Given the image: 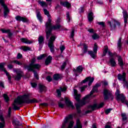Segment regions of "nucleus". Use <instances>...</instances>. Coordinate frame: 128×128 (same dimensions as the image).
Segmentation results:
<instances>
[{
  "mask_svg": "<svg viewBox=\"0 0 128 128\" xmlns=\"http://www.w3.org/2000/svg\"><path fill=\"white\" fill-rule=\"evenodd\" d=\"M34 102H38V100L35 98L32 99L30 98V95L24 94L22 96H18L17 98L14 100V103L12 104L13 110H20L18 106L22 104H34Z\"/></svg>",
  "mask_w": 128,
  "mask_h": 128,
  "instance_id": "nucleus-1",
  "label": "nucleus"
},
{
  "mask_svg": "<svg viewBox=\"0 0 128 128\" xmlns=\"http://www.w3.org/2000/svg\"><path fill=\"white\" fill-rule=\"evenodd\" d=\"M60 25L56 24L55 26H52V24H46V38L48 40L50 38V36L52 34V30H60Z\"/></svg>",
  "mask_w": 128,
  "mask_h": 128,
  "instance_id": "nucleus-2",
  "label": "nucleus"
},
{
  "mask_svg": "<svg viewBox=\"0 0 128 128\" xmlns=\"http://www.w3.org/2000/svg\"><path fill=\"white\" fill-rule=\"evenodd\" d=\"M74 96L75 100H76V102H78L77 104H76V108L77 110V112L78 114H80V107L82 106H84V104H82V101H80V94H78V90L74 89Z\"/></svg>",
  "mask_w": 128,
  "mask_h": 128,
  "instance_id": "nucleus-3",
  "label": "nucleus"
},
{
  "mask_svg": "<svg viewBox=\"0 0 128 128\" xmlns=\"http://www.w3.org/2000/svg\"><path fill=\"white\" fill-rule=\"evenodd\" d=\"M36 60V58H33L31 60V63L26 66V68L28 70H34V68L36 70H38L40 68V64H35Z\"/></svg>",
  "mask_w": 128,
  "mask_h": 128,
  "instance_id": "nucleus-4",
  "label": "nucleus"
},
{
  "mask_svg": "<svg viewBox=\"0 0 128 128\" xmlns=\"http://www.w3.org/2000/svg\"><path fill=\"white\" fill-rule=\"evenodd\" d=\"M108 24L110 26V30H116V26H118L119 28L120 26V22H118V20L116 19H112L111 22H108Z\"/></svg>",
  "mask_w": 128,
  "mask_h": 128,
  "instance_id": "nucleus-5",
  "label": "nucleus"
},
{
  "mask_svg": "<svg viewBox=\"0 0 128 128\" xmlns=\"http://www.w3.org/2000/svg\"><path fill=\"white\" fill-rule=\"evenodd\" d=\"M4 66H6V63L2 62L0 63V71L2 70V72H4L6 74V76L8 78V80L10 83L12 82V76L10 75V73L8 72L6 70V68H4Z\"/></svg>",
  "mask_w": 128,
  "mask_h": 128,
  "instance_id": "nucleus-6",
  "label": "nucleus"
},
{
  "mask_svg": "<svg viewBox=\"0 0 128 128\" xmlns=\"http://www.w3.org/2000/svg\"><path fill=\"white\" fill-rule=\"evenodd\" d=\"M56 40V36H52L48 40V46L50 48L51 52H54V41Z\"/></svg>",
  "mask_w": 128,
  "mask_h": 128,
  "instance_id": "nucleus-7",
  "label": "nucleus"
},
{
  "mask_svg": "<svg viewBox=\"0 0 128 128\" xmlns=\"http://www.w3.org/2000/svg\"><path fill=\"white\" fill-rule=\"evenodd\" d=\"M0 4L4 8V18H6L8 14H10V10L8 8V6L4 3V0H0Z\"/></svg>",
  "mask_w": 128,
  "mask_h": 128,
  "instance_id": "nucleus-8",
  "label": "nucleus"
},
{
  "mask_svg": "<svg viewBox=\"0 0 128 128\" xmlns=\"http://www.w3.org/2000/svg\"><path fill=\"white\" fill-rule=\"evenodd\" d=\"M13 72L16 74V76H14L16 80H20L22 78V76H24V72L20 69L14 68Z\"/></svg>",
  "mask_w": 128,
  "mask_h": 128,
  "instance_id": "nucleus-9",
  "label": "nucleus"
},
{
  "mask_svg": "<svg viewBox=\"0 0 128 128\" xmlns=\"http://www.w3.org/2000/svg\"><path fill=\"white\" fill-rule=\"evenodd\" d=\"M103 94L104 96V100H107L108 98H111L112 100H114V96L110 92H108V90L104 89Z\"/></svg>",
  "mask_w": 128,
  "mask_h": 128,
  "instance_id": "nucleus-10",
  "label": "nucleus"
},
{
  "mask_svg": "<svg viewBox=\"0 0 128 128\" xmlns=\"http://www.w3.org/2000/svg\"><path fill=\"white\" fill-rule=\"evenodd\" d=\"M94 52L92 51H88V54L92 56V58H96V52H98V45H96V43H95L94 44Z\"/></svg>",
  "mask_w": 128,
  "mask_h": 128,
  "instance_id": "nucleus-11",
  "label": "nucleus"
},
{
  "mask_svg": "<svg viewBox=\"0 0 128 128\" xmlns=\"http://www.w3.org/2000/svg\"><path fill=\"white\" fill-rule=\"evenodd\" d=\"M95 92L92 90H91L90 94L87 95L86 97H84L83 100H82L81 102L82 104H88L90 102V96L92 94Z\"/></svg>",
  "mask_w": 128,
  "mask_h": 128,
  "instance_id": "nucleus-12",
  "label": "nucleus"
},
{
  "mask_svg": "<svg viewBox=\"0 0 128 128\" xmlns=\"http://www.w3.org/2000/svg\"><path fill=\"white\" fill-rule=\"evenodd\" d=\"M94 77L92 78L90 76H88L87 77L85 80H82L81 84H86L87 82H88V86H90L92 82H94Z\"/></svg>",
  "mask_w": 128,
  "mask_h": 128,
  "instance_id": "nucleus-13",
  "label": "nucleus"
},
{
  "mask_svg": "<svg viewBox=\"0 0 128 128\" xmlns=\"http://www.w3.org/2000/svg\"><path fill=\"white\" fill-rule=\"evenodd\" d=\"M70 120H72V115H69L68 117L65 118L64 122L62 124L61 128H66V124L67 122H70Z\"/></svg>",
  "mask_w": 128,
  "mask_h": 128,
  "instance_id": "nucleus-14",
  "label": "nucleus"
},
{
  "mask_svg": "<svg viewBox=\"0 0 128 128\" xmlns=\"http://www.w3.org/2000/svg\"><path fill=\"white\" fill-rule=\"evenodd\" d=\"M108 64L112 68H114V66H116V62L114 58L111 57L109 58Z\"/></svg>",
  "mask_w": 128,
  "mask_h": 128,
  "instance_id": "nucleus-15",
  "label": "nucleus"
},
{
  "mask_svg": "<svg viewBox=\"0 0 128 128\" xmlns=\"http://www.w3.org/2000/svg\"><path fill=\"white\" fill-rule=\"evenodd\" d=\"M44 14L48 16V21L46 22V24H52V19L50 18L52 16H50V12H48L46 9H44Z\"/></svg>",
  "mask_w": 128,
  "mask_h": 128,
  "instance_id": "nucleus-16",
  "label": "nucleus"
},
{
  "mask_svg": "<svg viewBox=\"0 0 128 128\" xmlns=\"http://www.w3.org/2000/svg\"><path fill=\"white\" fill-rule=\"evenodd\" d=\"M0 128H4L6 126V120L2 114L0 115Z\"/></svg>",
  "mask_w": 128,
  "mask_h": 128,
  "instance_id": "nucleus-17",
  "label": "nucleus"
},
{
  "mask_svg": "<svg viewBox=\"0 0 128 128\" xmlns=\"http://www.w3.org/2000/svg\"><path fill=\"white\" fill-rule=\"evenodd\" d=\"M117 101L118 102H120V101L122 102V104L126 102V96H124L123 94H121L119 95V98H116Z\"/></svg>",
  "mask_w": 128,
  "mask_h": 128,
  "instance_id": "nucleus-18",
  "label": "nucleus"
},
{
  "mask_svg": "<svg viewBox=\"0 0 128 128\" xmlns=\"http://www.w3.org/2000/svg\"><path fill=\"white\" fill-rule=\"evenodd\" d=\"M16 20L18 22H28V20L26 18L22 17L20 16H16Z\"/></svg>",
  "mask_w": 128,
  "mask_h": 128,
  "instance_id": "nucleus-19",
  "label": "nucleus"
},
{
  "mask_svg": "<svg viewBox=\"0 0 128 128\" xmlns=\"http://www.w3.org/2000/svg\"><path fill=\"white\" fill-rule=\"evenodd\" d=\"M96 108H98V105L96 104H94L93 106H88V108L90 110L86 111V114H90V112H92V110H94Z\"/></svg>",
  "mask_w": 128,
  "mask_h": 128,
  "instance_id": "nucleus-20",
  "label": "nucleus"
},
{
  "mask_svg": "<svg viewBox=\"0 0 128 128\" xmlns=\"http://www.w3.org/2000/svg\"><path fill=\"white\" fill-rule=\"evenodd\" d=\"M65 98V102L66 106H68V108H72V109L74 108V104H72V102H70L68 100V98Z\"/></svg>",
  "mask_w": 128,
  "mask_h": 128,
  "instance_id": "nucleus-21",
  "label": "nucleus"
},
{
  "mask_svg": "<svg viewBox=\"0 0 128 128\" xmlns=\"http://www.w3.org/2000/svg\"><path fill=\"white\" fill-rule=\"evenodd\" d=\"M122 14L124 18V22L125 24V26H126V24L128 22V11L124 10L122 12Z\"/></svg>",
  "mask_w": 128,
  "mask_h": 128,
  "instance_id": "nucleus-22",
  "label": "nucleus"
},
{
  "mask_svg": "<svg viewBox=\"0 0 128 128\" xmlns=\"http://www.w3.org/2000/svg\"><path fill=\"white\" fill-rule=\"evenodd\" d=\"M38 86L40 92H46V86H44V85L42 84H39Z\"/></svg>",
  "mask_w": 128,
  "mask_h": 128,
  "instance_id": "nucleus-23",
  "label": "nucleus"
},
{
  "mask_svg": "<svg viewBox=\"0 0 128 128\" xmlns=\"http://www.w3.org/2000/svg\"><path fill=\"white\" fill-rule=\"evenodd\" d=\"M65 90H66V88L64 87L63 88L62 87H60V89H57L56 90V92L58 96H60L62 95V93L60 92H65Z\"/></svg>",
  "mask_w": 128,
  "mask_h": 128,
  "instance_id": "nucleus-24",
  "label": "nucleus"
},
{
  "mask_svg": "<svg viewBox=\"0 0 128 128\" xmlns=\"http://www.w3.org/2000/svg\"><path fill=\"white\" fill-rule=\"evenodd\" d=\"M118 79L119 80H122L123 82H124L126 80V73L124 72L122 74H118Z\"/></svg>",
  "mask_w": 128,
  "mask_h": 128,
  "instance_id": "nucleus-25",
  "label": "nucleus"
},
{
  "mask_svg": "<svg viewBox=\"0 0 128 128\" xmlns=\"http://www.w3.org/2000/svg\"><path fill=\"white\" fill-rule=\"evenodd\" d=\"M52 57L50 56H48V57L46 58L45 60V64L46 66H48V64H50L52 62Z\"/></svg>",
  "mask_w": 128,
  "mask_h": 128,
  "instance_id": "nucleus-26",
  "label": "nucleus"
},
{
  "mask_svg": "<svg viewBox=\"0 0 128 128\" xmlns=\"http://www.w3.org/2000/svg\"><path fill=\"white\" fill-rule=\"evenodd\" d=\"M58 106L59 108H64V100L62 98L58 102Z\"/></svg>",
  "mask_w": 128,
  "mask_h": 128,
  "instance_id": "nucleus-27",
  "label": "nucleus"
},
{
  "mask_svg": "<svg viewBox=\"0 0 128 128\" xmlns=\"http://www.w3.org/2000/svg\"><path fill=\"white\" fill-rule=\"evenodd\" d=\"M60 4L61 6H66V8H70V4L68 2H60Z\"/></svg>",
  "mask_w": 128,
  "mask_h": 128,
  "instance_id": "nucleus-28",
  "label": "nucleus"
},
{
  "mask_svg": "<svg viewBox=\"0 0 128 128\" xmlns=\"http://www.w3.org/2000/svg\"><path fill=\"white\" fill-rule=\"evenodd\" d=\"M118 64L120 66H124V61L122 60V56H118Z\"/></svg>",
  "mask_w": 128,
  "mask_h": 128,
  "instance_id": "nucleus-29",
  "label": "nucleus"
},
{
  "mask_svg": "<svg viewBox=\"0 0 128 128\" xmlns=\"http://www.w3.org/2000/svg\"><path fill=\"white\" fill-rule=\"evenodd\" d=\"M82 70H84V68H82V66H80L78 67H77L76 70L74 69V71L75 72H82Z\"/></svg>",
  "mask_w": 128,
  "mask_h": 128,
  "instance_id": "nucleus-30",
  "label": "nucleus"
},
{
  "mask_svg": "<svg viewBox=\"0 0 128 128\" xmlns=\"http://www.w3.org/2000/svg\"><path fill=\"white\" fill-rule=\"evenodd\" d=\"M38 3L39 4H40V6H42V8H46L48 6V4L44 2V1L39 0Z\"/></svg>",
  "mask_w": 128,
  "mask_h": 128,
  "instance_id": "nucleus-31",
  "label": "nucleus"
},
{
  "mask_svg": "<svg viewBox=\"0 0 128 128\" xmlns=\"http://www.w3.org/2000/svg\"><path fill=\"white\" fill-rule=\"evenodd\" d=\"M74 128H82V126L79 120H76V126H74Z\"/></svg>",
  "mask_w": 128,
  "mask_h": 128,
  "instance_id": "nucleus-32",
  "label": "nucleus"
},
{
  "mask_svg": "<svg viewBox=\"0 0 128 128\" xmlns=\"http://www.w3.org/2000/svg\"><path fill=\"white\" fill-rule=\"evenodd\" d=\"M94 20V13L90 12L88 14V20L92 22Z\"/></svg>",
  "mask_w": 128,
  "mask_h": 128,
  "instance_id": "nucleus-33",
  "label": "nucleus"
},
{
  "mask_svg": "<svg viewBox=\"0 0 128 128\" xmlns=\"http://www.w3.org/2000/svg\"><path fill=\"white\" fill-rule=\"evenodd\" d=\"M36 17L38 20L40 22H42V15L40 14V12H38L36 13Z\"/></svg>",
  "mask_w": 128,
  "mask_h": 128,
  "instance_id": "nucleus-34",
  "label": "nucleus"
},
{
  "mask_svg": "<svg viewBox=\"0 0 128 128\" xmlns=\"http://www.w3.org/2000/svg\"><path fill=\"white\" fill-rule=\"evenodd\" d=\"M108 46H104V50L103 52V54L102 56H106V54H108Z\"/></svg>",
  "mask_w": 128,
  "mask_h": 128,
  "instance_id": "nucleus-35",
  "label": "nucleus"
},
{
  "mask_svg": "<svg viewBox=\"0 0 128 128\" xmlns=\"http://www.w3.org/2000/svg\"><path fill=\"white\" fill-rule=\"evenodd\" d=\"M20 40L22 42H24V44H32V42L28 40L27 38H22L20 39Z\"/></svg>",
  "mask_w": 128,
  "mask_h": 128,
  "instance_id": "nucleus-36",
  "label": "nucleus"
},
{
  "mask_svg": "<svg viewBox=\"0 0 128 128\" xmlns=\"http://www.w3.org/2000/svg\"><path fill=\"white\" fill-rule=\"evenodd\" d=\"M36 68H33V70H28V72H34V76L36 78L37 80H38V73L36 70H34Z\"/></svg>",
  "mask_w": 128,
  "mask_h": 128,
  "instance_id": "nucleus-37",
  "label": "nucleus"
},
{
  "mask_svg": "<svg viewBox=\"0 0 128 128\" xmlns=\"http://www.w3.org/2000/svg\"><path fill=\"white\" fill-rule=\"evenodd\" d=\"M44 36H40L39 38H38V43L40 44H42V42H44Z\"/></svg>",
  "mask_w": 128,
  "mask_h": 128,
  "instance_id": "nucleus-38",
  "label": "nucleus"
},
{
  "mask_svg": "<svg viewBox=\"0 0 128 128\" xmlns=\"http://www.w3.org/2000/svg\"><path fill=\"white\" fill-rule=\"evenodd\" d=\"M84 46V54H86L88 52V46L86 44H83Z\"/></svg>",
  "mask_w": 128,
  "mask_h": 128,
  "instance_id": "nucleus-39",
  "label": "nucleus"
},
{
  "mask_svg": "<svg viewBox=\"0 0 128 128\" xmlns=\"http://www.w3.org/2000/svg\"><path fill=\"white\" fill-rule=\"evenodd\" d=\"M121 116H122V120H128V118L126 117V113H122L121 114Z\"/></svg>",
  "mask_w": 128,
  "mask_h": 128,
  "instance_id": "nucleus-40",
  "label": "nucleus"
},
{
  "mask_svg": "<svg viewBox=\"0 0 128 128\" xmlns=\"http://www.w3.org/2000/svg\"><path fill=\"white\" fill-rule=\"evenodd\" d=\"M118 48L120 50V48H122V38H120L118 40Z\"/></svg>",
  "mask_w": 128,
  "mask_h": 128,
  "instance_id": "nucleus-41",
  "label": "nucleus"
},
{
  "mask_svg": "<svg viewBox=\"0 0 128 128\" xmlns=\"http://www.w3.org/2000/svg\"><path fill=\"white\" fill-rule=\"evenodd\" d=\"M54 78L55 80H58L60 78V75L59 74H56L54 76Z\"/></svg>",
  "mask_w": 128,
  "mask_h": 128,
  "instance_id": "nucleus-42",
  "label": "nucleus"
},
{
  "mask_svg": "<svg viewBox=\"0 0 128 128\" xmlns=\"http://www.w3.org/2000/svg\"><path fill=\"white\" fill-rule=\"evenodd\" d=\"M22 50L24 52H27V50H30V48L26 46H22Z\"/></svg>",
  "mask_w": 128,
  "mask_h": 128,
  "instance_id": "nucleus-43",
  "label": "nucleus"
},
{
  "mask_svg": "<svg viewBox=\"0 0 128 128\" xmlns=\"http://www.w3.org/2000/svg\"><path fill=\"white\" fill-rule=\"evenodd\" d=\"M92 38H93V40H98V38H100V36L95 33L92 36Z\"/></svg>",
  "mask_w": 128,
  "mask_h": 128,
  "instance_id": "nucleus-44",
  "label": "nucleus"
},
{
  "mask_svg": "<svg viewBox=\"0 0 128 128\" xmlns=\"http://www.w3.org/2000/svg\"><path fill=\"white\" fill-rule=\"evenodd\" d=\"M3 96L4 98V100H5L6 102L10 100V98H8V94H4Z\"/></svg>",
  "mask_w": 128,
  "mask_h": 128,
  "instance_id": "nucleus-45",
  "label": "nucleus"
},
{
  "mask_svg": "<svg viewBox=\"0 0 128 128\" xmlns=\"http://www.w3.org/2000/svg\"><path fill=\"white\" fill-rule=\"evenodd\" d=\"M46 54H41L40 56H38L37 58L38 60H42V58H46Z\"/></svg>",
  "mask_w": 128,
  "mask_h": 128,
  "instance_id": "nucleus-46",
  "label": "nucleus"
},
{
  "mask_svg": "<svg viewBox=\"0 0 128 128\" xmlns=\"http://www.w3.org/2000/svg\"><path fill=\"white\" fill-rule=\"evenodd\" d=\"M86 88H88V85H85V86L80 88L81 92H84V90H86Z\"/></svg>",
  "mask_w": 128,
  "mask_h": 128,
  "instance_id": "nucleus-47",
  "label": "nucleus"
},
{
  "mask_svg": "<svg viewBox=\"0 0 128 128\" xmlns=\"http://www.w3.org/2000/svg\"><path fill=\"white\" fill-rule=\"evenodd\" d=\"M66 62H64L61 66L62 70H64L66 68Z\"/></svg>",
  "mask_w": 128,
  "mask_h": 128,
  "instance_id": "nucleus-48",
  "label": "nucleus"
},
{
  "mask_svg": "<svg viewBox=\"0 0 128 128\" xmlns=\"http://www.w3.org/2000/svg\"><path fill=\"white\" fill-rule=\"evenodd\" d=\"M13 124H15L16 126H20V121L16 120H14L12 122Z\"/></svg>",
  "mask_w": 128,
  "mask_h": 128,
  "instance_id": "nucleus-49",
  "label": "nucleus"
},
{
  "mask_svg": "<svg viewBox=\"0 0 128 128\" xmlns=\"http://www.w3.org/2000/svg\"><path fill=\"white\" fill-rule=\"evenodd\" d=\"M67 22H70V12H67L66 14Z\"/></svg>",
  "mask_w": 128,
  "mask_h": 128,
  "instance_id": "nucleus-50",
  "label": "nucleus"
},
{
  "mask_svg": "<svg viewBox=\"0 0 128 128\" xmlns=\"http://www.w3.org/2000/svg\"><path fill=\"white\" fill-rule=\"evenodd\" d=\"M124 86V88H128V81H126V80L123 82Z\"/></svg>",
  "mask_w": 128,
  "mask_h": 128,
  "instance_id": "nucleus-51",
  "label": "nucleus"
},
{
  "mask_svg": "<svg viewBox=\"0 0 128 128\" xmlns=\"http://www.w3.org/2000/svg\"><path fill=\"white\" fill-rule=\"evenodd\" d=\"M108 54L110 58H114V56L116 54V53H112L110 51H108Z\"/></svg>",
  "mask_w": 128,
  "mask_h": 128,
  "instance_id": "nucleus-52",
  "label": "nucleus"
},
{
  "mask_svg": "<svg viewBox=\"0 0 128 128\" xmlns=\"http://www.w3.org/2000/svg\"><path fill=\"white\" fill-rule=\"evenodd\" d=\"M11 62H14V64H18V66H22V64L20 62L16 60H14Z\"/></svg>",
  "mask_w": 128,
  "mask_h": 128,
  "instance_id": "nucleus-53",
  "label": "nucleus"
},
{
  "mask_svg": "<svg viewBox=\"0 0 128 128\" xmlns=\"http://www.w3.org/2000/svg\"><path fill=\"white\" fill-rule=\"evenodd\" d=\"M97 24H99V26H102L103 28H104V26H106V24L104 22H97Z\"/></svg>",
  "mask_w": 128,
  "mask_h": 128,
  "instance_id": "nucleus-54",
  "label": "nucleus"
},
{
  "mask_svg": "<svg viewBox=\"0 0 128 128\" xmlns=\"http://www.w3.org/2000/svg\"><path fill=\"white\" fill-rule=\"evenodd\" d=\"M66 50V47L62 45L60 46V50H61V54H62L64 52V50Z\"/></svg>",
  "mask_w": 128,
  "mask_h": 128,
  "instance_id": "nucleus-55",
  "label": "nucleus"
},
{
  "mask_svg": "<svg viewBox=\"0 0 128 128\" xmlns=\"http://www.w3.org/2000/svg\"><path fill=\"white\" fill-rule=\"evenodd\" d=\"M1 32H2L3 34H8V32H10V30H4V29H2L1 30Z\"/></svg>",
  "mask_w": 128,
  "mask_h": 128,
  "instance_id": "nucleus-56",
  "label": "nucleus"
},
{
  "mask_svg": "<svg viewBox=\"0 0 128 128\" xmlns=\"http://www.w3.org/2000/svg\"><path fill=\"white\" fill-rule=\"evenodd\" d=\"M115 94L116 96V98H120V90H116Z\"/></svg>",
  "mask_w": 128,
  "mask_h": 128,
  "instance_id": "nucleus-57",
  "label": "nucleus"
},
{
  "mask_svg": "<svg viewBox=\"0 0 128 128\" xmlns=\"http://www.w3.org/2000/svg\"><path fill=\"white\" fill-rule=\"evenodd\" d=\"M112 110V108L107 109L106 110L105 113L106 114H108L110 112L111 110Z\"/></svg>",
  "mask_w": 128,
  "mask_h": 128,
  "instance_id": "nucleus-58",
  "label": "nucleus"
},
{
  "mask_svg": "<svg viewBox=\"0 0 128 128\" xmlns=\"http://www.w3.org/2000/svg\"><path fill=\"white\" fill-rule=\"evenodd\" d=\"M22 58V54H20V53H18L17 55L16 58L18 60H20V59Z\"/></svg>",
  "mask_w": 128,
  "mask_h": 128,
  "instance_id": "nucleus-59",
  "label": "nucleus"
},
{
  "mask_svg": "<svg viewBox=\"0 0 128 128\" xmlns=\"http://www.w3.org/2000/svg\"><path fill=\"white\" fill-rule=\"evenodd\" d=\"M8 68H9V70H12L14 68V65L9 64L8 65Z\"/></svg>",
  "mask_w": 128,
  "mask_h": 128,
  "instance_id": "nucleus-60",
  "label": "nucleus"
},
{
  "mask_svg": "<svg viewBox=\"0 0 128 128\" xmlns=\"http://www.w3.org/2000/svg\"><path fill=\"white\" fill-rule=\"evenodd\" d=\"M8 34V36L9 38H12V33L10 31H9Z\"/></svg>",
  "mask_w": 128,
  "mask_h": 128,
  "instance_id": "nucleus-61",
  "label": "nucleus"
},
{
  "mask_svg": "<svg viewBox=\"0 0 128 128\" xmlns=\"http://www.w3.org/2000/svg\"><path fill=\"white\" fill-rule=\"evenodd\" d=\"M46 80H48V82H50L52 80V77L50 76H48L46 77Z\"/></svg>",
  "mask_w": 128,
  "mask_h": 128,
  "instance_id": "nucleus-62",
  "label": "nucleus"
},
{
  "mask_svg": "<svg viewBox=\"0 0 128 128\" xmlns=\"http://www.w3.org/2000/svg\"><path fill=\"white\" fill-rule=\"evenodd\" d=\"M40 106H48V103H42L40 104Z\"/></svg>",
  "mask_w": 128,
  "mask_h": 128,
  "instance_id": "nucleus-63",
  "label": "nucleus"
},
{
  "mask_svg": "<svg viewBox=\"0 0 128 128\" xmlns=\"http://www.w3.org/2000/svg\"><path fill=\"white\" fill-rule=\"evenodd\" d=\"M102 82L104 86H108V82L106 80L102 81Z\"/></svg>",
  "mask_w": 128,
  "mask_h": 128,
  "instance_id": "nucleus-64",
  "label": "nucleus"
}]
</instances>
